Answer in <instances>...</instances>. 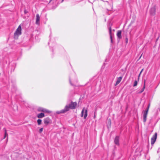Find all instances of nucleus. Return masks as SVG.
Here are the masks:
<instances>
[{
	"mask_svg": "<svg viewBox=\"0 0 160 160\" xmlns=\"http://www.w3.org/2000/svg\"><path fill=\"white\" fill-rule=\"evenodd\" d=\"M42 112H45V113H51V112L50 111L48 110H47L45 108H44Z\"/></svg>",
	"mask_w": 160,
	"mask_h": 160,
	"instance_id": "nucleus-14",
	"label": "nucleus"
},
{
	"mask_svg": "<svg viewBox=\"0 0 160 160\" xmlns=\"http://www.w3.org/2000/svg\"><path fill=\"white\" fill-rule=\"evenodd\" d=\"M44 108H39L38 109V111H41V112H42Z\"/></svg>",
	"mask_w": 160,
	"mask_h": 160,
	"instance_id": "nucleus-18",
	"label": "nucleus"
},
{
	"mask_svg": "<svg viewBox=\"0 0 160 160\" xmlns=\"http://www.w3.org/2000/svg\"><path fill=\"white\" fill-rule=\"evenodd\" d=\"M95 115H94V118H95Z\"/></svg>",
	"mask_w": 160,
	"mask_h": 160,
	"instance_id": "nucleus-30",
	"label": "nucleus"
},
{
	"mask_svg": "<svg viewBox=\"0 0 160 160\" xmlns=\"http://www.w3.org/2000/svg\"><path fill=\"white\" fill-rule=\"evenodd\" d=\"M40 17L38 14H37L36 16V24L37 25L39 24Z\"/></svg>",
	"mask_w": 160,
	"mask_h": 160,
	"instance_id": "nucleus-7",
	"label": "nucleus"
},
{
	"mask_svg": "<svg viewBox=\"0 0 160 160\" xmlns=\"http://www.w3.org/2000/svg\"><path fill=\"white\" fill-rule=\"evenodd\" d=\"M155 8L153 7L150 10V13L151 15H154L155 14Z\"/></svg>",
	"mask_w": 160,
	"mask_h": 160,
	"instance_id": "nucleus-6",
	"label": "nucleus"
},
{
	"mask_svg": "<svg viewBox=\"0 0 160 160\" xmlns=\"http://www.w3.org/2000/svg\"><path fill=\"white\" fill-rule=\"evenodd\" d=\"M6 137V136H5V135H4V138H5V137Z\"/></svg>",
	"mask_w": 160,
	"mask_h": 160,
	"instance_id": "nucleus-25",
	"label": "nucleus"
},
{
	"mask_svg": "<svg viewBox=\"0 0 160 160\" xmlns=\"http://www.w3.org/2000/svg\"><path fill=\"white\" fill-rule=\"evenodd\" d=\"M140 76V73L138 75V80H139V78Z\"/></svg>",
	"mask_w": 160,
	"mask_h": 160,
	"instance_id": "nucleus-23",
	"label": "nucleus"
},
{
	"mask_svg": "<svg viewBox=\"0 0 160 160\" xmlns=\"http://www.w3.org/2000/svg\"><path fill=\"white\" fill-rule=\"evenodd\" d=\"M22 28L21 25L18 27L17 29L16 30L14 33V38L17 39L18 38V36L22 34L21 32Z\"/></svg>",
	"mask_w": 160,
	"mask_h": 160,
	"instance_id": "nucleus-2",
	"label": "nucleus"
},
{
	"mask_svg": "<svg viewBox=\"0 0 160 160\" xmlns=\"http://www.w3.org/2000/svg\"><path fill=\"white\" fill-rule=\"evenodd\" d=\"M140 59V57L138 59Z\"/></svg>",
	"mask_w": 160,
	"mask_h": 160,
	"instance_id": "nucleus-28",
	"label": "nucleus"
},
{
	"mask_svg": "<svg viewBox=\"0 0 160 160\" xmlns=\"http://www.w3.org/2000/svg\"><path fill=\"white\" fill-rule=\"evenodd\" d=\"M63 0H62V2H63Z\"/></svg>",
	"mask_w": 160,
	"mask_h": 160,
	"instance_id": "nucleus-29",
	"label": "nucleus"
},
{
	"mask_svg": "<svg viewBox=\"0 0 160 160\" xmlns=\"http://www.w3.org/2000/svg\"><path fill=\"white\" fill-rule=\"evenodd\" d=\"M143 69H142L141 70V73H142V72L143 71Z\"/></svg>",
	"mask_w": 160,
	"mask_h": 160,
	"instance_id": "nucleus-24",
	"label": "nucleus"
},
{
	"mask_svg": "<svg viewBox=\"0 0 160 160\" xmlns=\"http://www.w3.org/2000/svg\"><path fill=\"white\" fill-rule=\"evenodd\" d=\"M84 115V118L85 119L88 115V110L86 109L85 110V108H83L82 109L81 113V116L82 117Z\"/></svg>",
	"mask_w": 160,
	"mask_h": 160,
	"instance_id": "nucleus-4",
	"label": "nucleus"
},
{
	"mask_svg": "<svg viewBox=\"0 0 160 160\" xmlns=\"http://www.w3.org/2000/svg\"><path fill=\"white\" fill-rule=\"evenodd\" d=\"M142 56V54L141 55V56H140L141 58Z\"/></svg>",
	"mask_w": 160,
	"mask_h": 160,
	"instance_id": "nucleus-27",
	"label": "nucleus"
},
{
	"mask_svg": "<svg viewBox=\"0 0 160 160\" xmlns=\"http://www.w3.org/2000/svg\"><path fill=\"white\" fill-rule=\"evenodd\" d=\"M77 103L76 102H71V103L68 105L65 106L64 109L58 112L57 113H64L68 111L70 109H75L77 106Z\"/></svg>",
	"mask_w": 160,
	"mask_h": 160,
	"instance_id": "nucleus-1",
	"label": "nucleus"
},
{
	"mask_svg": "<svg viewBox=\"0 0 160 160\" xmlns=\"http://www.w3.org/2000/svg\"><path fill=\"white\" fill-rule=\"evenodd\" d=\"M121 33L122 31L121 30L118 31L117 33V35L118 38L119 39L122 38Z\"/></svg>",
	"mask_w": 160,
	"mask_h": 160,
	"instance_id": "nucleus-10",
	"label": "nucleus"
},
{
	"mask_svg": "<svg viewBox=\"0 0 160 160\" xmlns=\"http://www.w3.org/2000/svg\"><path fill=\"white\" fill-rule=\"evenodd\" d=\"M137 81L136 80L134 82V83L133 86L134 87H135V86H137Z\"/></svg>",
	"mask_w": 160,
	"mask_h": 160,
	"instance_id": "nucleus-20",
	"label": "nucleus"
},
{
	"mask_svg": "<svg viewBox=\"0 0 160 160\" xmlns=\"http://www.w3.org/2000/svg\"><path fill=\"white\" fill-rule=\"evenodd\" d=\"M157 136V132H155L154 135L153 136L151 139V144L153 145L155 142Z\"/></svg>",
	"mask_w": 160,
	"mask_h": 160,
	"instance_id": "nucleus-5",
	"label": "nucleus"
},
{
	"mask_svg": "<svg viewBox=\"0 0 160 160\" xmlns=\"http://www.w3.org/2000/svg\"><path fill=\"white\" fill-rule=\"evenodd\" d=\"M149 108V106L147 108V109L144 111L143 113V121L144 122H145L146 121L147 117Z\"/></svg>",
	"mask_w": 160,
	"mask_h": 160,
	"instance_id": "nucleus-3",
	"label": "nucleus"
},
{
	"mask_svg": "<svg viewBox=\"0 0 160 160\" xmlns=\"http://www.w3.org/2000/svg\"><path fill=\"white\" fill-rule=\"evenodd\" d=\"M145 80L144 79V85L143 88H142V90L141 91V93L142 92L144 91V89H145Z\"/></svg>",
	"mask_w": 160,
	"mask_h": 160,
	"instance_id": "nucleus-16",
	"label": "nucleus"
},
{
	"mask_svg": "<svg viewBox=\"0 0 160 160\" xmlns=\"http://www.w3.org/2000/svg\"><path fill=\"white\" fill-rule=\"evenodd\" d=\"M4 131H5L4 135L7 136L8 135V134L7 133V130H6V129H5V128H4Z\"/></svg>",
	"mask_w": 160,
	"mask_h": 160,
	"instance_id": "nucleus-19",
	"label": "nucleus"
},
{
	"mask_svg": "<svg viewBox=\"0 0 160 160\" xmlns=\"http://www.w3.org/2000/svg\"><path fill=\"white\" fill-rule=\"evenodd\" d=\"M119 137L118 136H117L114 141V143L117 145H119Z\"/></svg>",
	"mask_w": 160,
	"mask_h": 160,
	"instance_id": "nucleus-9",
	"label": "nucleus"
},
{
	"mask_svg": "<svg viewBox=\"0 0 160 160\" xmlns=\"http://www.w3.org/2000/svg\"><path fill=\"white\" fill-rule=\"evenodd\" d=\"M51 120L48 118H47L44 120V122L46 125H47L50 123Z\"/></svg>",
	"mask_w": 160,
	"mask_h": 160,
	"instance_id": "nucleus-8",
	"label": "nucleus"
},
{
	"mask_svg": "<svg viewBox=\"0 0 160 160\" xmlns=\"http://www.w3.org/2000/svg\"><path fill=\"white\" fill-rule=\"evenodd\" d=\"M43 128H41L40 129H39V132L40 133H41L42 131H43Z\"/></svg>",
	"mask_w": 160,
	"mask_h": 160,
	"instance_id": "nucleus-21",
	"label": "nucleus"
},
{
	"mask_svg": "<svg viewBox=\"0 0 160 160\" xmlns=\"http://www.w3.org/2000/svg\"><path fill=\"white\" fill-rule=\"evenodd\" d=\"M111 124V120L110 119H109L108 120V123H107V127L108 128L110 127Z\"/></svg>",
	"mask_w": 160,
	"mask_h": 160,
	"instance_id": "nucleus-13",
	"label": "nucleus"
},
{
	"mask_svg": "<svg viewBox=\"0 0 160 160\" xmlns=\"http://www.w3.org/2000/svg\"><path fill=\"white\" fill-rule=\"evenodd\" d=\"M24 12L25 14H26L28 12V11H27L26 10H24Z\"/></svg>",
	"mask_w": 160,
	"mask_h": 160,
	"instance_id": "nucleus-22",
	"label": "nucleus"
},
{
	"mask_svg": "<svg viewBox=\"0 0 160 160\" xmlns=\"http://www.w3.org/2000/svg\"><path fill=\"white\" fill-rule=\"evenodd\" d=\"M109 34H110V35L111 42H112V34H111V28H109Z\"/></svg>",
	"mask_w": 160,
	"mask_h": 160,
	"instance_id": "nucleus-15",
	"label": "nucleus"
},
{
	"mask_svg": "<svg viewBox=\"0 0 160 160\" xmlns=\"http://www.w3.org/2000/svg\"><path fill=\"white\" fill-rule=\"evenodd\" d=\"M44 114L43 113H41L39 114L37 116V117L38 118H41L44 117Z\"/></svg>",
	"mask_w": 160,
	"mask_h": 160,
	"instance_id": "nucleus-12",
	"label": "nucleus"
},
{
	"mask_svg": "<svg viewBox=\"0 0 160 160\" xmlns=\"http://www.w3.org/2000/svg\"><path fill=\"white\" fill-rule=\"evenodd\" d=\"M122 77H120L118 78L116 83L115 84V86L117 85L120 82L122 79Z\"/></svg>",
	"mask_w": 160,
	"mask_h": 160,
	"instance_id": "nucleus-11",
	"label": "nucleus"
},
{
	"mask_svg": "<svg viewBox=\"0 0 160 160\" xmlns=\"http://www.w3.org/2000/svg\"><path fill=\"white\" fill-rule=\"evenodd\" d=\"M158 38H157V40H158Z\"/></svg>",
	"mask_w": 160,
	"mask_h": 160,
	"instance_id": "nucleus-26",
	"label": "nucleus"
},
{
	"mask_svg": "<svg viewBox=\"0 0 160 160\" xmlns=\"http://www.w3.org/2000/svg\"><path fill=\"white\" fill-rule=\"evenodd\" d=\"M42 121L41 119H38L37 120V122L38 123V125H40L41 124Z\"/></svg>",
	"mask_w": 160,
	"mask_h": 160,
	"instance_id": "nucleus-17",
	"label": "nucleus"
}]
</instances>
